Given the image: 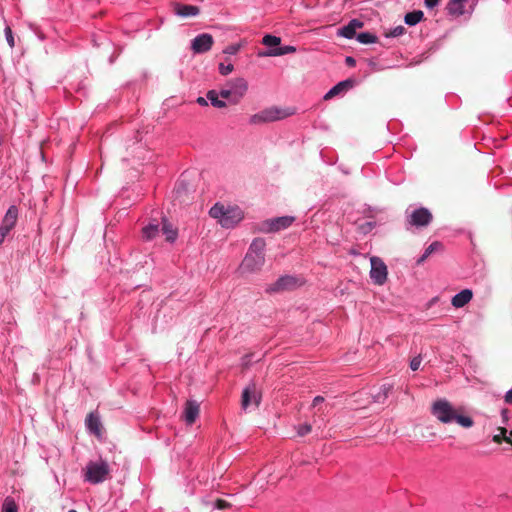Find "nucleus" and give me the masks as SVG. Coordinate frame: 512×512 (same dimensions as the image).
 <instances>
[{
  "instance_id": "obj_1",
  "label": "nucleus",
  "mask_w": 512,
  "mask_h": 512,
  "mask_svg": "<svg viewBox=\"0 0 512 512\" xmlns=\"http://www.w3.org/2000/svg\"><path fill=\"white\" fill-rule=\"evenodd\" d=\"M431 413L443 424L455 422L464 428H469L473 425V420L469 416L458 414L452 404L444 398L438 399L432 404Z\"/></svg>"
},
{
  "instance_id": "obj_2",
  "label": "nucleus",
  "mask_w": 512,
  "mask_h": 512,
  "mask_svg": "<svg viewBox=\"0 0 512 512\" xmlns=\"http://www.w3.org/2000/svg\"><path fill=\"white\" fill-rule=\"evenodd\" d=\"M209 215L216 219L221 227L230 229L235 227L244 217L243 210L236 205L215 203L209 210Z\"/></svg>"
},
{
  "instance_id": "obj_3",
  "label": "nucleus",
  "mask_w": 512,
  "mask_h": 512,
  "mask_svg": "<svg viewBox=\"0 0 512 512\" xmlns=\"http://www.w3.org/2000/svg\"><path fill=\"white\" fill-rule=\"evenodd\" d=\"M266 242L263 238H255L240 265L242 272L254 273L259 271L265 263Z\"/></svg>"
},
{
  "instance_id": "obj_4",
  "label": "nucleus",
  "mask_w": 512,
  "mask_h": 512,
  "mask_svg": "<svg viewBox=\"0 0 512 512\" xmlns=\"http://www.w3.org/2000/svg\"><path fill=\"white\" fill-rule=\"evenodd\" d=\"M295 113L293 108H281L277 106L267 107L248 119L250 125H263L285 119Z\"/></svg>"
},
{
  "instance_id": "obj_5",
  "label": "nucleus",
  "mask_w": 512,
  "mask_h": 512,
  "mask_svg": "<svg viewBox=\"0 0 512 512\" xmlns=\"http://www.w3.org/2000/svg\"><path fill=\"white\" fill-rule=\"evenodd\" d=\"M109 463L103 458L89 461L83 470V480L89 484L97 485L103 483L110 475Z\"/></svg>"
},
{
  "instance_id": "obj_6",
  "label": "nucleus",
  "mask_w": 512,
  "mask_h": 512,
  "mask_svg": "<svg viewBox=\"0 0 512 512\" xmlns=\"http://www.w3.org/2000/svg\"><path fill=\"white\" fill-rule=\"evenodd\" d=\"M295 221L293 216H280L262 222L260 230L264 233H275L287 229Z\"/></svg>"
},
{
  "instance_id": "obj_7",
  "label": "nucleus",
  "mask_w": 512,
  "mask_h": 512,
  "mask_svg": "<svg viewBox=\"0 0 512 512\" xmlns=\"http://www.w3.org/2000/svg\"><path fill=\"white\" fill-rule=\"evenodd\" d=\"M370 278L376 285H383L387 280V266L384 261L377 257H370Z\"/></svg>"
},
{
  "instance_id": "obj_8",
  "label": "nucleus",
  "mask_w": 512,
  "mask_h": 512,
  "mask_svg": "<svg viewBox=\"0 0 512 512\" xmlns=\"http://www.w3.org/2000/svg\"><path fill=\"white\" fill-rule=\"evenodd\" d=\"M227 83L232 94V104L236 105L246 95L248 91V82L243 77H238L229 80Z\"/></svg>"
},
{
  "instance_id": "obj_9",
  "label": "nucleus",
  "mask_w": 512,
  "mask_h": 512,
  "mask_svg": "<svg viewBox=\"0 0 512 512\" xmlns=\"http://www.w3.org/2000/svg\"><path fill=\"white\" fill-rule=\"evenodd\" d=\"M431 221H432V214L427 208H424V207L415 209L408 216V223L410 225H413L416 227L427 226L430 224Z\"/></svg>"
},
{
  "instance_id": "obj_10",
  "label": "nucleus",
  "mask_w": 512,
  "mask_h": 512,
  "mask_svg": "<svg viewBox=\"0 0 512 512\" xmlns=\"http://www.w3.org/2000/svg\"><path fill=\"white\" fill-rule=\"evenodd\" d=\"M297 285V279L291 275H283L279 277L275 283L270 285L266 291L269 293H275L285 290H291Z\"/></svg>"
},
{
  "instance_id": "obj_11",
  "label": "nucleus",
  "mask_w": 512,
  "mask_h": 512,
  "mask_svg": "<svg viewBox=\"0 0 512 512\" xmlns=\"http://www.w3.org/2000/svg\"><path fill=\"white\" fill-rule=\"evenodd\" d=\"M212 45L213 37L208 33H202L192 40L191 48L195 53H205L211 49Z\"/></svg>"
},
{
  "instance_id": "obj_12",
  "label": "nucleus",
  "mask_w": 512,
  "mask_h": 512,
  "mask_svg": "<svg viewBox=\"0 0 512 512\" xmlns=\"http://www.w3.org/2000/svg\"><path fill=\"white\" fill-rule=\"evenodd\" d=\"M85 426L88 433L96 436L97 438H102V423L97 412H90L87 415Z\"/></svg>"
},
{
  "instance_id": "obj_13",
  "label": "nucleus",
  "mask_w": 512,
  "mask_h": 512,
  "mask_svg": "<svg viewBox=\"0 0 512 512\" xmlns=\"http://www.w3.org/2000/svg\"><path fill=\"white\" fill-rule=\"evenodd\" d=\"M355 85L354 79H345L343 81L338 82L334 85L325 95L324 99L329 100L334 98L335 96L343 95L350 89H352Z\"/></svg>"
},
{
  "instance_id": "obj_14",
  "label": "nucleus",
  "mask_w": 512,
  "mask_h": 512,
  "mask_svg": "<svg viewBox=\"0 0 512 512\" xmlns=\"http://www.w3.org/2000/svg\"><path fill=\"white\" fill-rule=\"evenodd\" d=\"M467 2L468 0H450L446 6L447 13L454 17H460L465 13L471 14L474 4L471 5L469 10H465V4Z\"/></svg>"
},
{
  "instance_id": "obj_15",
  "label": "nucleus",
  "mask_w": 512,
  "mask_h": 512,
  "mask_svg": "<svg viewBox=\"0 0 512 512\" xmlns=\"http://www.w3.org/2000/svg\"><path fill=\"white\" fill-rule=\"evenodd\" d=\"M260 402V396L257 394V390L254 384L246 387L242 393V407L247 409L252 403L258 406Z\"/></svg>"
},
{
  "instance_id": "obj_16",
  "label": "nucleus",
  "mask_w": 512,
  "mask_h": 512,
  "mask_svg": "<svg viewBox=\"0 0 512 512\" xmlns=\"http://www.w3.org/2000/svg\"><path fill=\"white\" fill-rule=\"evenodd\" d=\"M363 26V22L358 19H352L347 25L341 27L337 35L346 39L356 38V30Z\"/></svg>"
},
{
  "instance_id": "obj_17",
  "label": "nucleus",
  "mask_w": 512,
  "mask_h": 512,
  "mask_svg": "<svg viewBox=\"0 0 512 512\" xmlns=\"http://www.w3.org/2000/svg\"><path fill=\"white\" fill-rule=\"evenodd\" d=\"M200 411L199 403L195 400H188L184 407V419L188 425L193 424Z\"/></svg>"
},
{
  "instance_id": "obj_18",
  "label": "nucleus",
  "mask_w": 512,
  "mask_h": 512,
  "mask_svg": "<svg viewBox=\"0 0 512 512\" xmlns=\"http://www.w3.org/2000/svg\"><path fill=\"white\" fill-rule=\"evenodd\" d=\"M473 298V291L471 289H463L456 293L452 299L451 304L455 308H462L467 305Z\"/></svg>"
},
{
  "instance_id": "obj_19",
  "label": "nucleus",
  "mask_w": 512,
  "mask_h": 512,
  "mask_svg": "<svg viewBox=\"0 0 512 512\" xmlns=\"http://www.w3.org/2000/svg\"><path fill=\"white\" fill-rule=\"evenodd\" d=\"M296 52V47L292 45H283L278 48L268 49L265 52H261L260 56L277 57Z\"/></svg>"
},
{
  "instance_id": "obj_20",
  "label": "nucleus",
  "mask_w": 512,
  "mask_h": 512,
  "mask_svg": "<svg viewBox=\"0 0 512 512\" xmlns=\"http://www.w3.org/2000/svg\"><path fill=\"white\" fill-rule=\"evenodd\" d=\"M199 12V8L194 5L176 4L175 6L176 15L183 18L197 16Z\"/></svg>"
},
{
  "instance_id": "obj_21",
  "label": "nucleus",
  "mask_w": 512,
  "mask_h": 512,
  "mask_svg": "<svg viewBox=\"0 0 512 512\" xmlns=\"http://www.w3.org/2000/svg\"><path fill=\"white\" fill-rule=\"evenodd\" d=\"M393 386L391 384H383L379 391L372 394L373 402L383 404L391 393Z\"/></svg>"
},
{
  "instance_id": "obj_22",
  "label": "nucleus",
  "mask_w": 512,
  "mask_h": 512,
  "mask_svg": "<svg viewBox=\"0 0 512 512\" xmlns=\"http://www.w3.org/2000/svg\"><path fill=\"white\" fill-rule=\"evenodd\" d=\"M17 219H18V208L15 205H11L7 209L5 215L2 219V222L4 224H6L7 226H10L11 228H14L17 223Z\"/></svg>"
},
{
  "instance_id": "obj_23",
  "label": "nucleus",
  "mask_w": 512,
  "mask_h": 512,
  "mask_svg": "<svg viewBox=\"0 0 512 512\" xmlns=\"http://www.w3.org/2000/svg\"><path fill=\"white\" fill-rule=\"evenodd\" d=\"M162 232L165 235L166 240L170 243L175 242L178 237L177 229H175L165 218L162 222Z\"/></svg>"
},
{
  "instance_id": "obj_24",
  "label": "nucleus",
  "mask_w": 512,
  "mask_h": 512,
  "mask_svg": "<svg viewBox=\"0 0 512 512\" xmlns=\"http://www.w3.org/2000/svg\"><path fill=\"white\" fill-rule=\"evenodd\" d=\"M206 97L215 108H225L227 106V102L221 98L216 90H209Z\"/></svg>"
},
{
  "instance_id": "obj_25",
  "label": "nucleus",
  "mask_w": 512,
  "mask_h": 512,
  "mask_svg": "<svg viewBox=\"0 0 512 512\" xmlns=\"http://www.w3.org/2000/svg\"><path fill=\"white\" fill-rule=\"evenodd\" d=\"M159 234V224L158 223H149L144 226L142 229V237L150 241L154 239Z\"/></svg>"
},
{
  "instance_id": "obj_26",
  "label": "nucleus",
  "mask_w": 512,
  "mask_h": 512,
  "mask_svg": "<svg viewBox=\"0 0 512 512\" xmlns=\"http://www.w3.org/2000/svg\"><path fill=\"white\" fill-rule=\"evenodd\" d=\"M423 17H424L423 11H421V10H414V11L408 12L404 16V22L408 26H415L416 24H418L423 19Z\"/></svg>"
},
{
  "instance_id": "obj_27",
  "label": "nucleus",
  "mask_w": 512,
  "mask_h": 512,
  "mask_svg": "<svg viewBox=\"0 0 512 512\" xmlns=\"http://www.w3.org/2000/svg\"><path fill=\"white\" fill-rule=\"evenodd\" d=\"M356 40L361 44H373L377 42V36L371 32H361L357 34Z\"/></svg>"
},
{
  "instance_id": "obj_28",
  "label": "nucleus",
  "mask_w": 512,
  "mask_h": 512,
  "mask_svg": "<svg viewBox=\"0 0 512 512\" xmlns=\"http://www.w3.org/2000/svg\"><path fill=\"white\" fill-rule=\"evenodd\" d=\"M442 244L438 241L431 243L421 255V257L417 260V264L423 263L434 251L440 249Z\"/></svg>"
},
{
  "instance_id": "obj_29",
  "label": "nucleus",
  "mask_w": 512,
  "mask_h": 512,
  "mask_svg": "<svg viewBox=\"0 0 512 512\" xmlns=\"http://www.w3.org/2000/svg\"><path fill=\"white\" fill-rule=\"evenodd\" d=\"M281 42V38L275 35L266 34L263 39L262 43L268 47V49L272 48H278Z\"/></svg>"
},
{
  "instance_id": "obj_30",
  "label": "nucleus",
  "mask_w": 512,
  "mask_h": 512,
  "mask_svg": "<svg viewBox=\"0 0 512 512\" xmlns=\"http://www.w3.org/2000/svg\"><path fill=\"white\" fill-rule=\"evenodd\" d=\"M2 512H18V506L15 499L11 496H7L2 504Z\"/></svg>"
},
{
  "instance_id": "obj_31",
  "label": "nucleus",
  "mask_w": 512,
  "mask_h": 512,
  "mask_svg": "<svg viewBox=\"0 0 512 512\" xmlns=\"http://www.w3.org/2000/svg\"><path fill=\"white\" fill-rule=\"evenodd\" d=\"M376 225L377 223L375 221H366L363 223H358L357 230L359 233L366 235L370 233L376 227Z\"/></svg>"
},
{
  "instance_id": "obj_32",
  "label": "nucleus",
  "mask_w": 512,
  "mask_h": 512,
  "mask_svg": "<svg viewBox=\"0 0 512 512\" xmlns=\"http://www.w3.org/2000/svg\"><path fill=\"white\" fill-rule=\"evenodd\" d=\"M218 94L221 96V98L223 100H227L230 104H232V94H231V90L229 88V85L228 83L226 84V86L222 89H220V91H218Z\"/></svg>"
},
{
  "instance_id": "obj_33",
  "label": "nucleus",
  "mask_w": 512,
  "mask_h": 512,
  "mask_svg": "<svg viewBox=\"0 0 512 512\" xmlns=\"http://www.w3.org/2000/svg\"><path fill=\"white\" fill-rule=\"evenodd\" d=\"M4 34H5V38H6L8 45L11 48H13L15 46V40H14L13 32H12V29L10 28V26L7 25L5 27Z\"/></svg>"
},
{
  "instance_id": "obj_34",
  "label": "nucleus",
  "mask_w": 512,
  "mask_h": 512,
  "mask_svg": "<svg viewBox=\"0 0 512 512\" xmlns=\"http://www.w3.org/2000/svg\"><path fill=\"white\" fill-rule=\"evenodd\" d=\"M218 70L221 75L226 76L234 70V66L231 63H228V64L220 63L218 66Z\"/></svg>"
},
{
  "instance_id": "obj_35",
  "label": "nucleus",
  "mask_w": 512,
  "mask_h": 512,
  "mask_svg": "<svg viewBox=\"0 0 512 512\" xmlns=\"http://www.w3.org/2000/svg\"><path fill=\"white\" fill-rule=\"evenodd\" d=\"M312 430V427L310 424L308 423H304V424H300L298 427H297V434L299 436H305L307 435L308 433H310Z\"/></svg>"
},
{
  "instance_id": "obj_36",
  "label": "nucleus",
  "mask_w": 512,
  "mask_h": 512,
  "mask_svg": "<svg viewBox=\"0 0 512 512\" xmlns=\"http://www.w3.org/2000/svg\"><path fill=\"white\" fill-rule=\"evenodd\" d=\"M406 29L399 25V26H396L394 27L393 29L390 30V32L387 34L388 37H399L401 35H403L405 33Z\"/></svg>"
},
{
  "instance_id": "obj_37",
  "label": "nucleus",
  "mask_w": 512,
  "mask_h": 512,
  "mask_svg": "<svg viewBox=\"0 0 512 512\" xmlns=\"http://www.w3.org/2000/svg\"><path fill=\"white\" fill-rule=\"evenodd\" d=\"M240 49V45L239 44H231V45H228L224 50L223 52L225 54H228V55H235L238 53Z\"/></svg>"
},
{
  "instance_id": "obj_38",
  "label": "nucleus",
  "mask_w": 512,
  "mask_h": 512,
  "mask_svg": "<svg viewBox=\"0 0 512 512\" xmlns=\"http://www.w3.org/2000/svg\"><path fill=\"white\" fill-rule=\"evenodd\" d=\"M421 362H422V358H421L420 355L415 356L414 358H412V360L410 361V368H411V370H413V371L418 370L420 365H421Z\"/></svg>"
},
{
  "instance_id": "obj_39",
  "label": "nucleus",
  "mask_w": 512,
  "mask_h": 512,
  "mask_svg": "<svg viewBox=\"0 0 512 512\" xmlns=\"http://www.w3.org/2000/svg\"><path fill=\"white\" fill-rule=\"evenodd\" d=\"M378 211H380V209L368 206L367 208L364 209L363 214L367 218H374L375 213L378 212Z\"/></svg>"
},
{
  "instance_id": "obj_40",
  "label": "nucleus",
  "mask_w": 512,
  "mask_h": 512,
  "mask_svg": "<svg viewBox=\"0 0 512 512\" xmlns=\"http://www.w3.org/2000/svg\"><path fill=\"white\" fill-rule=\"evenodd\" d=\"M13 228H11L10 226H7L6 224H4L3 222H1V225H0V233H2L4 236H8V234L11 232Z\"/></svg>"
},
{
  "instance_id": "obj_41",
  "label": "nucleus",
  "mask_w": 512,
  "mask_h": 512,
  "mask_svg": "<svg viewBox=\"0 0 512 512\" xmlns=\"http://www.w3.org/2000/svg\"><path fill=\"white\" fill-rule=\"evenodd\" d=\"M229 506V503L226 502L225 500H217L214 504V507L217 508V509H225Z\"/></svg>"
},
{
  "instance_id": "obj_42",
  "label": "nucleus",
  "mask_w": 512,
  "mask_h": 512,
  "mask_svg": "<svg viewBox=\"0 0 512 512\" xmlns=\"http://www.w3.org/2000/svg\"><path fill=\"white\" fill-rule=\"evenodd\" d=\"M440 0H424V4L428 9H433L439 4Z\"/></svg>"
},
{
  "instance_id": "obj_43",
  "label": "nucleus",
  "mask_w": 512,
  "mask_h": 512,
  "mask_svg": "<svg viewBox=\"0 0 512 512\" xmlns=\"http://www.w3.org/2000/svg\"><path fill=\"white\" fill-rule=\"evenodd\" d=\"M253 359V354H246L242 357V365L248 366Z\"/></svg>"
},
{
  "instance_id": "obj_44",
  "label": "nucleus",
  "mask_w": 512,
  "mask_h": 512,
  "mask_svg": "<svg viewBox=\"0 0 512 512\" xmlns=\"http://www.w3.org/2000/svg\"><path fill=\"white\" fill-rule=\"evenodd\" d=\"M504 401L506 404H512V388L505 393Z\"/></svg>"
},
{
  "instance_id": "obj_45",
  "label": "nucleus",
  "mask_w": 512,
  "mask_h": 512,
  "mask_svg": "<svg viewBox=\"0 0 512 512\" xmlns=\"http://www.w3.org/2000/svg\"><path fill=\"white\" fill-rule=\"evenodd\" d=\"M345 63L349 67H353L356 65V60L352 56H347L345 58Z\"/></svg>"
},
{
  "instance_id": "obj_46",
  "label": "nucleus",
  "mask_w": 512,
  "mask_h": 512,
  "mask_svg": "<svg viewBox=\"0 0 512 512\" xmlns=\"http://www.w3.org/2000/svg\"><path fill=\"white\" fill-rule=\"evenodd\" d=\"M208 99L207 97H202V96H199L197 99H196V102L200 105V106H207L208 105Z\"/></svg>"
},
{
  "instance_id": "obj_47",
  "label": "nucleus",
  "mask_w": 512,
  "mask_h": 512,
  "mask_svg": "<svg viewBox=\"0 0 512 512\" xmlns=\"http://www.w3.org/2000/svg\"><path fill=\"white\" fill-rule=\"evenodd\" d=\"M324 401V398L322 396H316L314 397L313 399V403H312V406L313 407H316L317 405H319L320 403H322Z\"/></svg>"
},
{
  "instance_id": "obj_48",
  "label": "nucleus",
  "mask_w": 512,
  "mask_h": 512,
  "mask_svg": "<svg viewBox=\"0 0 512 512\" xmlns=\"http://www.w3.org/2000/svg\"><path fill=\"white\" fill-rule=\"evenodd\" d=\"M501 416H502V419H503V423L506 424L507 421H508V410L507 409H502Z\"/></svg>"
},
{
  "instance_id": "obj_49",
  "label": "nucleus",
  "mask_w": 512,
  "mask_h": 512,
  "mask_svg": "<svg viewBox=\"0 0 512 512\" xmlns=\"http://www.w3.org/2000/svg\"><path fill=\"white\" fill-rule=\"evenodd\" d=\"M5 238L6 236H4L2 233H0V246L3 244V242L5 241Z\"/></svg>"
},
{
  "instance_id": "obj_50",
  "label": "nucleus",
  "mask_w": 512,
  "mask_h": 512,
  "mask_svg": "<svg viewBox=\"0 0 512 512\" xmlns=\"http://www.w3.org/2000/svg\"><path fill=\"white\" fill-rule=\"evenodd\" d=\"M436 301H437V297L433 298V299L431 300L430 305H432V304H433V303H435Z\"/></svg>"
},
{
  "instance_id": "obj_51",
  "label": "nucleus",
  "mask_w": 512,
  "mask_h": 512,
  "mask_svg": "<svg viewBox=\"0 0 512 512\" xmlns=\"http://www.w3.org/2000/svg\"><path fill=\"white\" fill-rule=\"evenodd\" d=\"M68 512H77V511H76V510H74V509H71V510H69Z\"/></svg>"
}]
</instances>
